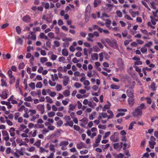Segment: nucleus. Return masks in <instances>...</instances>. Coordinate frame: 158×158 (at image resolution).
Returning a JSON list of instances; mask_svg holds the SVG:
<instances>
[{
  "label": "nucleus",
  "mask_w": 158,
  "mask_h": 158,
  "mask_svg": "<svg viewBox=\"0 0 158 158\" xmlns=\"http://www.w3.org/2000/svg\"><path fill=\"white\" fill-rule=\"evenodd\" d=\"M119 133L115 132L110 138V140L113 142H118L119 139Z\"/></svg>",
  "instance_id": "nucleus-2"
},
{
  "label": "nucleus",
  "mask_w": 158,
  "mask_h": 158,
  "mask_svg": "<svg viewBox=\"0 0 158 158\" xmlns=\"http://www.w3.org/2000/svg\"><path fill=\"white\" fill-rule=\"evenodd\" d=\"M42 4L43 6H44V8L46 9H49V4L48 3H45L44 2H42Z\"/></svg>",
  "instance_id": "nucleus-26"
},
{
  "label": "nucleus",
  "mask_w": 158,
  "mask_h": 158,
  "mask_svg": "<svg viewBox=\"0 0 158 158\" xmlns=\"http://www.w3.org/2000/svg\"><path fill=\"white\" fill-rule=\"evenodd\" d=\"M46 102L49 103H53V101L52 100V99L50 98L49 96H46Z\"/></svg>",
  "instance_id": "nucleus-28"
},
{
  "label": "nucleus",
  "mask_w": 158,
  "mask_h": 158,
  "mask_svg": "<svg viewBox=\"0 0 158 158\" xmlns=\"http://www.w3.org/2000/svg\"><path fill=\"white\" fill-rule=\"evenodd\" d=\"M30 35H31V39L33 40H35L36 39V36L34 32H31L30 33Z\"/></svg>",
  "instance_id": "nucleus-33"
},
{
  "label": "nucleus",
  "mask_w": 158,
  "mask_h": 158,
  "mask_svg": "<svg viewBox=\"0 0 158 158\" xmlns=\"http://www.w3.org/2000/svg\"><path fill=\"white\" fill-rule=\"evenodd\" d=\"M26 126L22 124L20 126V127L19 128V129L20 131H23V130L25 128H26Z\"/></svg>",
  "instance_id": "nucleus-43"
},
{
  "label": "nucleus",
  "mask_w": 158,
  "mask_h": 158,
  "mask_svg": "<svg viewBox=\"0 0 158 158\" xmlns=\"http://www.w3.org/2000/svg\"><path fill=\"white\" fill-rule=\"evenodd\" d=\"M93 49L94 52H98L100 51V49L96 46H94Z\"/></svg>",
  "instance_id": "nucleus-61"
},
{
  "label": "nucleus",
  "mask_w": 158,
  "mask_h": 158,
  "mask_svg": "<svg viewBox=\"0 0 158 158\" xmlns=\"http://www.w3.org/2000/svg\"><path fill=\"white\" fill-rule=\"evenodd\" d=\"M127 96L129 98L134 97V90L132 88H130L126 91Z\"/></svg>",
  "instance_id": "nucleus-5"
},
{
  "label": "nucleus",
  "mask_w": 158,
  "mask_h": 158,
  "mask_svg": "<svg viewBox=\"0 0 158 158\" xmlns=\"http://www.w3.org/2000/svg\"><path fill=\"white\" fill-rule=\"evenodd\" d=\"M64 125L65 126H69L70 127H73V121L72 120L69 121H66V123Z\"/></svg>",
  "instance_id": "nucleus-22"
},
{
  "label": "nucleus",
  "mask_w": 158,
  "mask_h": 158,
  "mask_svg": "<svg viewBox=\"0 0 158 158\" xmlns=\"http://www.w3.org/2000/svg\"><path fill=\"white\" fill-rule=\"evenodd\" d=\"M22 20L23 21L27 23L30 21L31 18L29 15H27L23 17Z\"/></svg>",
  "instance_id": "nucleus-9"
},
{
  "label": "nucleus",
  "mask_w": 158,
  "mask_h": 158,
  "mask_svg": "<svg viewBox=\"0 0 158 158\" xmlns=\"http://www.w3.org/2000/svg\"><path fill=\"white\" fill-rule=\"evenodd\" d=\"M47 60H48L47 58L45 57H41L40 59V61L42 63H44Z\"/></svg>",
  "instance_id": "nucleus-36"
},
{
  "label": "nucleus",
  "mask_w": 158,
  "mask_h": 158,
  "mask_svg": "<svg viewBox=\"0 0 158 158\" xmlns=\"http://www.w3.org/2000/svg\"><path fill=\"white\" fill-rule=\"evenodd\" d=\"M110 88L112 89H118L120 88L119 86L114 84H112L110 85Z\"/></svg>",
  "instance_id": "nucleus-25"
},
{
  "label": "nucleus",
  "mask_w": 158,
  "mask_h": 158,
  "mask_svg": "<svg viewBox=\"0 0 158 158\" xmlns=\"http://www.w3.org/2000/svg\"><path fill=\"white\" fill-rule=\"evenodd\" d=\"M39 115L38 114H36L35 116H33L32 118L31 119L30 121H33L35 120V119L39 118Z\"/></svg>",
  "instance_id": "nucleus-35"
},
{
  "label": "nucleus",
  "mask_w": 158,
  "mask_h": 158,
  "mask_svg": "<svg viewBox=\"0 0 158 158\" xmlns=\"http://www.w3.org/2000/svg\"><path fill=\"white\" fill-rule=\"evenodd\" d=\"M11 69L12 71L15 72H17V68L15 65L12 66H11Z\"/></svg>",
  "instance_id": "nucleus-62"
},
{
  "label": "nucleus",
  "mask_w": 158,
  "mask_h": 158,
  "mask_svg": "<svg viewBox=\"0 0 158 158\" xmlns=\"http://www.w3.org/2000/svg\"><path fill=\"white\" fill-rule=\"evenodd\" d=\"M101 2V0H94V6L96 7L97 6L98 4H100Z\"/></svg>",
  "instance_id": "nucleus-23"
},
{
  "label": "nucleus",
  "mask_w": 158,
  "mask_h": 158,
  "mask_svg": "<svg viewBox=\"0 0 158 158\" xmlns=\"http://www.w3.org/2000/svg\"><path fill=\"white\" fill-rule=\"evenodd\" d=\"M132 114L134 116H140L142 114V111L141 109L137 107L135 109L134 111L132 112Z\"/></svg>",
  "instance_id": "nucleus-3"
},
{
  "label": "nucleus",
  "mask_w": 158,
  "mask_h": 158,
  "mask_svg": "<svg viewBox=\"0 0 158 158\" xmlns=\"http://www.w3.org/2000/svg\"><path fill=\"white\" fill-rule=\"evenodd\" d=\"M136 123V122L135 121H133L130 124L129 127V130H131L133 128V126Z\"/></svg>",
  "instance_id": "nucleus-42"
},
{
  "label": "nucleus",
  "mask_w": 158,
  "mask_h": 158,
  "mask_svg": "<svg viewBox=\"0 0 158 158\" xmlns=\"http://www.w3.org/2000/svg\"><path fill=\"white\" fill-rule=\"evenodd\" d=\"M48 115L50 117H52L55 115V113L53 111L50 112L48 113Z\"/></svg>",
  "instance_id": "nucleus-55"
},
{
  "label": "nucleus",
  "mask_w": 158,
  "mask_h": 158,
  "mask_svg": "<svg viewBox=\"0 0 158 158\" xmlns=\"http://www.w3.org/2000/svg\"><path fill=\"white\" fill-rule=\"evenodd\" d=\"M56 90L60 91L61 90L62 88V86L60 84H57L56 86Z\"/></svg>",
  "instance_id": "nucleus-40"
},
{
  "label": "nucleus",
  "mask_w": 158,
  "mask_h": 158,
  "mask_svg": "<svg viewBox=\"0 0 158 158\" xmlns=\"http://www.w3.org/2000/svg\"><path fill=\"white\" fill-rule=\"evenodd\" d=\"M69 143L67 141H61L59 144V146H62L61 149L62 150H65L67 149L66 146L69 144Z\"/></svg>",
  "instance_id": "nucleus-4"
},
{
  "label": "nucleus",
  "mask_w": 158,
  "mask_h": 158,
  "mask_svg": "<svg viewBox=\"0 0 158 158\" xmlns=\"http://www.w3.org/2000/svg\"><path fill=\"white\" fill-rule=\"evenodd\" d=\"M84 143L83 142H80L77 144V147L78 149H81L84 146Z\"/></svg>",
  "instance_id": "nucleus-19"
},
{
  "label": "nucleus",
  "mask_w": 158,
  "mask_h": 158,
  "mask_svg": "<svg viewBox=\"0 0 158 158\" xmlns=\"http://www.w3.org/2000/svg\"><path fill=\"white\" fill-rule=\"evenodd\" d=\"M20 114L19 112L15 113V119L17 120L19 118Z\"/></svg>",
  "instance_id": "nucleus-57"
},
{
  "label": "nucleus",
  "mask_w": 158,
  "mask_h": 158,
  "mask_svg": "<svg viewBox=\"0 0 158 158\" xmlns=\"http://www.w3.org/2000/svg\"><path fill=\"white\" fill-rule=\"evenodd\" d=\"M37 108L41 112V114H44V105L39 104L37 106Z\"/></svg>",
  "instance_id": "nucleus-8"
},
{
  "label": "nucleus",
  "mask_w": 158,
  "mask_h": 158,
  "mask_svg": "<svg viewBox=\"0 0 158 158\" xmlns=\"http://www.w3.org/2000/svg\"><path fill=\"white\" fill-rule=\"evenodd\" d=\"M69 107L70 108L68 111V112L69 113H70L71 111H73L75 109L76 106L73 105L72 104H71L69 105Z\"/></svg>",
  "instance_id": "nucleus-18"
},
{
  "label": "nucleus",
  "mask_w": 158,
  "mask_h": 158,
  "mask_svg": "<svg viewBox=\"0 0 158 158\" xmlns=\"http://www.w3.org/2000/svg\"><path fill=\"white\" fill-rule=\"evenodd\" d=\"M156 84L154 82H152L151 85V88L153 91H155V89Z\"/></svg>",
  "instance_id": "nucleus-37"
},
{
  "label": "nucleus",
  "mask_w": 158,
  "mask_h": 158,
  "mask_svg": "<svg viewBox=\"0 0 158 158\" xmlns=\"http://www.w3.org/2000/svg\"><path fill=\"white\" fill-rule=\"evenodd\" d=\"M25 113L23 114V117L25 118H28L29 117V115L28 114V113H29L28 111L27 112V111L25 110Z\"/></svg>",
  "instance_id": "nucleus-51"
},
{
  "label": "nucleus",
  "mask_w": 158,
  "mask_h": 158,
  "mask_svg": "<svg viewBox=\"0 0 158 158\" xmlns=\"http://www.w3.org/2000/svg\"><path fill=\"white\" fill-rule=\"evenodd\" d=\"M25 106L24 105L21 106L18 109V111L19 112H22L23 110L25 109Z\"/></svg>",
  "instance_id": "nucleus-60"
},
{
  "label": "nucleus",
  "mask_w": 158,
  "mask_h": 158,
  "mask_svg": "<svg viewBox=\"0 0 158 158\" xmlns=\"http://www.w3.org/2000/svg\"><path fill=\"white\" fill-rule=\"evenodd\" d=\"M25 66V64L24 62H22L20 63L19 65L18 68L20 70L21 69H23L24 68Z\"/></svg>",
  "instance_id": "nucleus-27"
},
{
  "label": "nucleus",
  "mask_w": 158,
  "mask_h": 158,
  "mask_svg": "<svg viewBox=\"0 0 158 158\" xmlns=\"http://www.w3.org/2000/svg\"><path fill=\"white\" fill-rule=\"evenodd\" d=\"M129 12L131 14L132 17L135 18V12L133 11L132 9H130L129 10Z\"/></svg>",
  "instance_id": "nucleus-38"
},
{
  "label": "nucleus",
  "mask_w": 158,
  "mask_h": 158,
  "mask_svg": "<svg viewBox=\"0 0 158 158\" xmlns=\"http://www.w3.org/2000/svg\"><path fill=\"white\" fill-rule=\"evenodd\" d=\"M128 34L127 31V30L123 31L122 33V35L123 37H126Z\"/></svg>",
  "instance_id": "nucleus-63"
},
{
  "label": "nucleus",
  "mask_w": 158,
  "mask_h": 158,
  "mask_svg": "<svg viewBox=\"0 0 158 158\" xmlns=\"http://www.w3.org/2000/svg\"><path fill=\"white\" fill-rule=\"evenodd\" d=\"M68 52L65 48H64L62 49V54L64 56H67L68 55Z\"/></svg>",
  "instance_id": "nucleus-21"
},
{
  "label": "nucleus",
  "mask_w": 158,
  "mask_h": 158,
  "mask_svg": "<svg viewBox=\"0 0 158 158\" xmlns=\"http://www.w3.org/2000/svg\"><path fill=\"white\" fill-rule=\"evenodd\" d=\"M48 36L51 39H52L54 37V34L52 32H49L48 34Z\"/></svg>",
  "instance_id": "nucleus-56"
},
{
  "label": "nucleus",
  "mask_w": 158,
  "mask_h": 158,
  "mask_svg": "<svg viewBox=\"0 0 158 158\" xmlns=\"http://www.w3.org/2000/svg\"><path fill=\"white\" fill-rule=\"evenodd\" d=\"M16 43L22 45L23 44V40L21 38H18L16 40Z\"/></svg>",
  "instance_id": "nucleus-16"
},
{
  "label": "nucleus",
  "mask_w": 158,
  "mask_h": 158,
  "mask_svg": "<svg viewBox=\"0 0 158 158\" xmlns=\"http://www.w3.org/2000/svg\"><path fill=\"white\" fill-rule=\"evenodd\" d=\"M63 94L65 97H68L70 95V93L68 90H65L63 92Z\"/></svg>",
  "instance_id": "nucleus-32"
},
{
  "label": "nucleus",
  "mask_w": 158,
  "mask_h": 158,
  "mask_svg": "<svg viewBox=\"0 0 158 158\" xmlns=\"http://www.w3.org/2000/svg\"><path fill=\"white\" fill-rule=\"evenodd\" d=\"M110 106L108 105H105L103 108L102 109V110L103 111H105L106 109H108L110 108Z\"/></svg>",
  "instance_id": "nucleus-41"
},
{
  "label": "nucleus",
  "mask_w": 158,
  "mask_h": 158,
  "mask_svg": "<svg viewBox=\"0 0 158 158\" xmlns=\"http://www.w3.org/2000/svg\"><path fill=\"white\" fill-rule=\"evenodd\" d=\"M105 40L108 44L111 47L114 49L118 48L117 42L115 39H112L110 40L109 38H106L105 39Z\"/></svg>",
  "instance_id": "nucleus-1"
},
{
  "label": "nucleus",
  "mask_w": 158,
  "mask_h": 158,
  "mask_svg": "<svg viewBox=\"0 0 158 158\" xmlns=\"http://www.w3.org/2000/svg\"><path fill=\"white\" fill-rule=\"evenodd\" d=\"M84 85L85 86H88L90 85V82L89 80H85L83 82Z\"/></svg>",
  "instance_id": "nucleus-52"
},
{
  "label": "nucleus",
  "mask_w": 158,
  "mask_h": 158,
  "mask_svg": "<svg viewBox=\"0 0 158 158\" xmlns=\"http://www.w3.org/2000/svg\"><path fill=\"white\" fill-rule=\"evenodd\" d=\"M127 101L130 106H132L135 103L134 97L129 98L127 99Z\"/></svg>",
  "instance_id": "nucleus-7"
},
{
  "label": "nucleus",
  "mask_w": 158,
  "mask_h": 158,
  "mask_svg": "<svg viewBox=\"0 0 158 158\" xmlns=\"http://www.w3.org/2000/svg\"><path fill=\"white\" fill-rule=\"evenodd\" d=\"M65 79L63 80V84L64 86H66L69 83V77L67 76H65L64 77Z\"/></svg>",
  "instance_id": "nucleus-11"
},
{
  "label": "nucleus",
  "mask_w": 158,
  "mask_h": 158,
  "mask_svg": "<svg viewBox=\"0 0 158 158\" xmlns=\"http://www.w3.org/2000/svg\"><path fill=\"white\" fill-rule=\"evenodd\" d=\"M91 58L93 60H98V55L97 53H94L91 55Z\"/></svg>",
  "instance_id": "nucleus-20"
},
{
  "label": "nucleus",
  "mask_w": 158,
  "mask_h": 158,
  "mask_svg": "<svg viewBox=\"0 0 158 158\" xmlns=\"http://www.w3.org/2000/svg\"><path fill=\"white\" fill-rule=\"evenodd\" d=\"M57 58V56L56 55L52 54L51 55V59L52 60L54 61L56 60Z\"/></svg>",
  "instance_id": "nucleus-64"
},
{
  "label": "nucleus",
  "mask_w": 158,
  "mask_h": 158,
  "mask_svg": "<svg viewBox=\"0 0 158 158\" xmlns=\"http://www.w3.org/2000/svg\"><path fill=\"white\" fill-rule=\"evenodd\" d=\"M93 30H97L100 32L101 33L102 31V29L98 27L96 25H94L93 26Z\"/></svg>",
  "instance_id": "nucleus-12"
},
{
  "label": "nucleus",
  "mask_w": 158,
  "mask_h": 158,
  "mask_svg": "<svg viewBox=\"0 0 158 158\" xmlns=\"http://www.w3.org/2000/svg\"><path fill=\"white\" fill-rule=\"evenodd\" d=\"M16 31L17 33L19 34H20L21 33V29L20 27L19 26H17L16 27Z\"/></svg>",
  "instance_id": "nucleus-39"
},
{
  "label": "nucleus",
  "mask_w": 158,
  "mask_h": 158,
  "mask_svg": "<svg viewBox=\"0 0 158 158\" xmlns=\"http://www.w3.org/2000/svg\"><path fill=\"white\" fill-rule=\"evenodd\" d=\"M54 43L55 44V46L57 47H59L60 46V43L58 41H54Z\"/></svg>",
  "instance_id": "nucleus-58"
},
{
  "label": "nucleus",
  "mask_w": 158,
  "mask_h": 158,
  "mask_svg": "<svg viewBox=\"0 0 158 158\" xmlns=\"http://www.w3.org/2000/svg\"><path fill=\"white\" fill-rule=\"evenodd\" d=\"M36 87L37 88H41L42 87V84L41 82H38L36 85Z\"/></svg>",
  "instance_id": "nucleus-49"
},
{
  "label": "nucleus",
  "mask_w": 158,
  "mask_h": 158,
  "mask_svg": "<svg viewBox=\"0 0 158 158\" xmlns=\"http://www.w3.org/2000/svg\"><path fill=\"white\" fill-rule=\"evenodd\" d=\"M152 45V42H149L148 43L146 44L144 46L150 48Z\"/></svg>",
  "instance_id": "nucleus-54"
},
{
  "label": "nucleus",
  "mask_w": 158,
  "mask_h": 158,
  "mask_svg": "<svg viewBox=\"0 0 158 158\" xmlns=\"http://www.w3.org/2000/svg\"><path fill=\"white\" fill-rule=\"evenodd\" d=\"M2 133L3 136H4L3 138V139L6 141H8L9 139V137L7 131L6 130H3L2 131Z\"/></svg>",
  "instance_id": "nucleus-6"
},
{
  "label": "nucleus",
  "mask_w": 158,
  "mask_h": 158,
  "mask_svg": "<svg viewBox=\"0 0 158 158\" xmlns=\"http://www.w3.org/2000/svg\"><path fill=\"white\" fill-rule=\"evenodd\" d=\"M63 123V122L61 120L58 121L56 123L57 127H60L61 126Z\"/></svg>",
  "instance_id": "nucleus-46"
},
{
  "label": "nucleus",
  "mask_w": 158,
  "mask_h": 158,
  "mask_svg": "<svg viewBox=\"0 0 158 158\" xmlns=\"http://www.w3.org/2000/svg\"><path fill=\"white\" fill-rule=\"evenodd\" d=\"M118 111L119 112H121L120 113V114L121 116H124L125 115V113L124 112H126L127 111V110L126 109H118Z\"/></svg>",
  "instance_id": "nucleus-17"
},
{
  "label": "nucleus",
  "mask_w": 158,
  "mask_h": 158,
  "mask_svg": "<svg viewBox=\"0 0 158 158\" xmlns=\"http://www.w3.org/2000/svg\"><path fill=\"white\" fill-rule=\"evenodd\" d=\"M138 108H140L141 110L142 109H145L146 108V107L145 106V104L144 103H142L138 107Z\"/></svg>",
  "instance_id": "nucleus-45"
},
{
  "label": "nucleus",
  "mask_w": 158,
  "mask_h": 158,
  "mask_svg": "<svg viewBox=\"0 0 158 158\" xmlns=\"http://www.w3.org/2000/svg\"><path fill=\"white\" fill-rule=\"evenodd\" d=\"M149 143L150 147L152 149L153 148L154 145L156 144V142L149 141Z\"/></svg>",
  "instance_id": "nucleus-34"
},
{
  "label": "nucleus",
  "mask_w": 158,
  "mask_h": 158,
  "mask_svg": "<svg viewBox=\"0 0 158 158\" xmlns=\"http://www.w3.org/2000/svg\"><path fill=\"white\" fill-rule=\"evenodd\" d=\"M140 50L144 54L147 51V49L146 47H144L141 48Z\"/></svg>",
  "instance_id": "nucleus-50"
},
{
  "label": "nucleus",
  "mask_w": 158,
  "mask_h": 158,
  "mask_svg": "<svg viewBox=\"0 0 158 158\" xmlns=\"http://www.w3.org/2000/svg\"><path fill=\"white\" fill-rule=\"evenodd\" d=\"M30 112V115L31 116H33L36 113V111L34 110L30 109L28 111V112Z\"/></svg>",
  "instance_id": "nucleus-30"
},
{
  "label": "nucleus",
  "mask_w": 158,
  "mask_h": 158,
  "mask_svg": "<svg viewBox=\"0 0 158 158\" xmlns=\"http://www.w3.org/2000/svg\"><path fill=\"white\" fill-rule=\"evenodd\" d=\"M102 136L100 135H98L97 138L95 140L96 143H99L101 139Z\"/></svg>",
  "instance_id": "nucleus-24"
},
{
  "label": "nucleus",
  "mask_w": 158,
  "mask_h": 158,
  "mask_svg": "<svg viewBox=\"0 0 158 158\" xmlns=\"http://www.w3.org/2000/svg\"><path fill=\"white\" fill-rule=\"evenodd\" d=\"M107 117H108V115L107 113L106 112H102L99 114L98 117V120H100L102 118H105Z\"/></svg>",
  "instance_id": "nucleus-10"
},
{
  "label": "nucleus",
  "mask_w": 158,
  "mask_h": 158,
  "mask_svg": "<svg viewBox=\"0 0 158 158\" xmlns=\"http://www.w3.org/2000/svg\"><path fill=\"white\" fill-rule=\"evenodd\" d=\"M49 148L50 150L53 151V152H55V149L54 148V145L53 144H51L49 146Z\"/></svg>",
  "instance_id": "nucleus-44"
},
{
  "label": "nucleus",
  "mask_w": 158,
  "mask_h": 158,
  "mask_svg": "<svg viewBox=\"0 0 158 158\" xmlns=\"http://www.w3.org/2000/svg\"><path fill=\"white\" fill-rule=\"evenodd\" d=\"M40 38L42 39H44L45 40H48V38L47 36L45 35L44 33H41L40 34Z\"/></svg>",
  "instance_id": "nucleus-31"
},
{
  "label": "nucleus",
  "mask_w": 158,
  "mask_h": 158,
  "mask_svg": "<svg viewBox=\"0 0 158 158\" xmlns=\"http://www.w3.org/2000/svg\"><path fill=\"white\" fill-rule=\"evenodd\" d=\"M74 85L75 87L77 88H78L81 87V84L78 82H75Z\"/></svg>",
  "instance_id": "nucleus-48"
},
{
  "label": "nucleus",
  "mask_w": 158,
  "mask_h": 158,
  "mask_svg": "<svg viewBox=\"0 0 158 158\" xmlns=\"http://www.w3.org/2000/svg\"><path fill=\"white\" fill-rule=\"evenodd\" d=\"M51 76L52 80L53 81H54L56 80H57L58 78V77L56 74H54V75L51 74Z\"/></svg>",
  "instance_id": "nucleus-14"
},
{
  "label": "nucleus",
  "mask_w": 158,
  "mask_h": 158,
  "mask_svg": "<svg viewBox=\"0 0 158 158\" xmlns=\"http://www.w3.org/2000/svg\"><path fill=\"white\" fill-rule=\"evenodd\" d=\"M48 82L50 85L52 86H54L56 84V82H55V81H52V80H51L50 79L49 80Z\"/></svg>",
  "instance_id": "nucleus-29"
},
{
  "label": "nucleus",
  "mask_w": 158,
  "mask_h": 158,
  "mask_svg": "<svg viewBox=\"0 0 158 158\" xmlns=\"http://www.w3.org/2000/svg\"><path fill=\"white\" fill-rule=\"evenodd\" d=\"M1 86L2 87H7V84L6 82V80H4L2 78L1 80Z\"/></svg>",
  "instance_id": "nucleus-15"
},
{
  "label": "nucleus",
  "mask_w": 158,
  "mask_h": 158,
  "mask_svg": "<svg viewBox=\"0 0 158 158\" xmlns=\"http://www.w3.org/2000/svg\"><path fill=\"white\" fill-rule=\"evenodd\" d=\"M24 100L26 102H31L32 100L31 97L29 96L28 97L25 98H24Z\"/></svg>",
  "instance_id": "nucleus-53"
},
{
  "label": "nucleus",
  "mask_w": 158,
  "mask_h": 158,
  "mask_svg": "<svg viewBox=\"0 0 158 158\" xmlns=\"http://www.w3.org/2000/svg\"><path fill=\"white\" fill-rule=\"evenodd\" d=\"M15 129L14 127H11L10 128L9 130V132L10 133V135L11 136L13 137L15 135Z\"/></svg>",
  "instance_id": "nucleus-13"
},
{
  "label": "nucleus",
  "mask_w": 158,
  "mask_h": 158,
  "mask_svg": "<svg viewBox=\"0 0 158 158\" xmlns=\"http://www.w3.org/2000/svg\"><path fill=\"white\" fill-rule=\"evenodd\" d=\"M116 14L119 18H121L122 16V13L120 10H117L116 12Z\"/></svg>",
  "instance_id": "nucleus-59"
},
{
  "label": "nucleus",
  "mask_w": 158,
  "mask_h": 158,
  "mask_svg": "<svg viewBox=\"0 0 158 158\" xmlns=\"http://www.w3.org/2000/svg\"><path fill=\"white\" fill-rule=\"evenodd\" d=\"M64 119L66 122L70 121L71 120V118L70 116L67 115H65L64 116Z\"/></svg>",
  "instance_id": "nucleus-47"
}]
</instances>
